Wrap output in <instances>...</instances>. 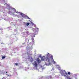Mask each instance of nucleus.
I'll list each match as a JSON object with an SVG mask.
<instances>
[{
    "mask_svg": "<svg viewBox=\"0 0 79 79\" xmlns=\"http://www.w3.org/2000/svg\"><path fill=\"white\" fill-rule=\"evenodd\" d=\"M66 75H68V73H66V71L65 70H62L61 74L62 76H64L65 77H66V75Z\"/></svg>",
    "mask_w": 79,
    "mask_h": 79,
    "instance_id": "nucleus-2",
    "label": "nucleus"
},
{
    "mask_svg": "<svg viewBox=\"0 0 79 79\" xmlns=\"http://www.w3.org/2000/svg\"><path fill=\"white\" fill-rule=\"evenodd\" d=\"M24 23L25 24H26V23Z\"/></svg>",
    "mask_w": 79,
    "mask_h": 79,
    "instance_id": "nucleus-24",
    "label": "nucleus"
},
{
    "mask_svg": "<svg viewBox=\"0 0 79 79\" xmlns=\"http://www.w3.org/2000/svg\"><path fill=\"white\" fill-rule=\"evenodd\" d=\"M0 30L1 31H2V30H3V29H2V28H0Z\"/></svg>",
    "mask_w": 79,
    "mask_h": 79,
    "instance_id": "nucleus-15",
    "label": "nucleus"
},
{
    "mask_svg": "<svg viewBox=\"0 0 79 79\" xmlns=\"http://www.w3.org/2000/svg\"><path fill=\"white\" fill-rule=\"evenodd\" d=\"M68 74H69V75L71 74V73H70V72H69L68 73Z\"/></svg>",
    "mask_w": 79,
    "mask_h": 79,
    "instance_id": "nucleus-11",
    "label": "nucleus"
},
{
    "mask_svg": "<svg viewBox=\"0 0 79 79\" xmlns=\"http://www.w3.org/2000/svg\"><path fill=\"white\" fill-rule=\"evenodd\" d=\"M27 55H29V52H27Z\"/></svg>",
    "mask_w": 79,
    "mask_h": 79,
    "instance_id": "nucleus-14",
    "label": "nucleus"
},
{
    "mask_svg": "<svg viewBox=\"0 0 79 79\" xmlns=\"http://www.w3.org/2000/svg\"><path fill=\"white\" fill-rule=\"evenodd\" d=\"M15 53H16V52H15Z\"/></svg>",
    "mask_w": 79,
    "mask_h": 79,
    "instance_id": "nucleus-26",
    "label": "nucleus"
},
{
    "mask_svg": "<svg viewBox=\"0 0 79 79\" xmlns=\"http://www.w3.org/2000/svg\"><path fill=\"white\" fill-rule=\"evenodd\" d=\"M30 24V23H28L26 24V26H29V25Z\"/></svg>",
    "mask_w": 79,
    "mask_h": 79,
    "instance_id": "nucleus-8",
    "label": "nucleus"
},
{
    "mask_svg": "<svg viewBox=\"0 0 79 79\" xmlns=\"http://www.w3.org/2000/svg\"><path fill=\"white\" fill-rule=\"evenodd\" d=\"M15 64L17 66V65H18V63H15Z\"/></svg>",
    "mask_w": 79,
    "mask_h": 79,
    "instance_id": "nucleus-13",
    "label": "nucleus"
},
{
    "mask_svg": "<svg viewBox=\"0 0 79 79\" xmlns=\"http://www.w3.org/2000/svg\"><path fill=\"white\" fill-rule=\"evenodd\" d=\"M29 40H28V42H29Z\"/></svg>",
    "mask_w": 79,
    "mask_h": 79,
    "instance_id": "nucleus-21",
    "label": "nucleus"
},
{
    "mask_svg": "<svg viewBox=\"0 0 79 79\" xmlns=\"http://www.w3.org/2000/svg\"><path fill=\"white\" fill-rule=\"evenodd\" d=\"M36 60L37 61L38 63H40L41 62V61H40V59H39V58H37Z\"/></svg>",
    "mask_w": 79,
    "mask_h": 79,
    "instance_id": "nucleus-4",
    "label": "nucleus"
},
{
    "mask_svg": "<svg viewBox=\"0 0 79 79\" xmlns=\"http://www.w3.org/2000/svg\"><path fill=\"white\" fill-rule=\"evenodd\" d=\"M17 13H20V12H17Z\"/></svg>",
    "mask_w": 79,
    "mask_h": 79,
    "instance_id": "nucleus-18",
    "label": "nucleus"
},
{
    "mask_svg": "<svg viewBox=\"0 0 79 79\" xmlns=\"http://www.w3.org/2000/svg\"><path fill=\"white\" fill-rule=\"evenodd\" d=\"M23 45H24V44H25V43H23Z\"/></svg>",
    "mask_w": 79,
    "mask_h": 79,
    "instance_id": "nucleus-22",
    "label": "nucleus"
},
{
    "mask_svg": "<svg viewBox=\"0 0 79 79\" xmlns=\"http://www.w3.org/2000/svg\"><path fill=\"white\" fill-rule=\"evenodd\" d=\"M5 57H6V56H2V59H5Z\"/></svg>",
    "mask_w": 79,
    "mask_h": 79,
    "instance_id": "nucleus-7",
    "label": "nucleus"
},
{
    "mask_svg": "<svg viewBox=\"0 0 79 79\" xmlns=\"http://www.w3.org/2000/svg\"><path fill=\"white\" fill-rule=\"evenodd\" d=\"M6 75H7V77H8V76H9V77H10V75H8V74H6Z\"/></svg>",
    "mask_w": 79,
    "mask_h": 79,
    "instance_id": "nucleus-12",
    "label": "nucleus"
},
{
    "mask_svg": "<svg viewBox=\"0 0 79 79\" xmlns=\"http://www.w3.org/2000/svg\"><path fill=\"white\" fill-rule=\"evenodd\" d=\"M8 13H9V14H10V13H11V12L9 11L8 12Z\"/></svg>",
    "mask_w": 79,
    "mask_h": 79,
    "instance_id": "nucleus-10",
    "label": "nucleus"
},
{
    "mask_svg": "<svg viewBox=\"0 0 79 79\" xmlns=\"http://www.w3.org/2000/svg\"><path fill=\"white\" fill-rule=\"evenodd\" d=\"M33 65L34 67H37V63L36 61H35L33 63Z\"/></svg>",
    "mask_w": 79,
    "mask_h": 79,
    "instance_id": "nucleus-3",
    "label": "nucleus"
},
{
    "mask_svg": "<svg viewBox=\"0 0 79 79\" xmlns=\"http://www.w3.org/2000/svg\"><path fill=\"white\" fill-rule=\"evenodd\" d=\"M51 55L49 54V53H48L47 54V56L45 58V60L46 61H47V62H48L49 63L48 64H45L47 65V66H48L49 65H50L52 64V63H50L49 62H50V60H51V58L50 57V56ZM51 60L52 61H54V60L53 59V55H51Z\"/></svg>",
    "mask_w": 79,
    "mask_h": 79,
    "instance_id": "nucleus-1",
    "label": "nucleus"
},
{
    "mask_svg": "<svg viewBox=\"0 0 79 79\" xmlns=\"http://www.w3.org/2000/svg\"><path fill=\"white\" fill-rule=\"evenodd\" d=\"M27 18H28V19H30V18H29V17H28Z\"/></svg>",
    "mask_w": 79,
    "mask_h": 79,
    "instance_id": "nucleus-16",
    "label": "nucleus"
},
{
    "mask_svg": "<svg viewBox=\"0 0 79 79\" xmlns=\"http://www.w3.org/2000/svg\"><path fill=\"white\" fill-rule=\"evenodd\" d=\"M29 31H27L26 32V34H29Z\"/></svg>",
    "mask_w": 79,
    "mask_h": 79,
    "instance_id": "nucleus-9",
    "label": "nucleus"
},
{
    "mask_svg": "<svg viewBox=\"0 0 79 79\" xmlns=\"http://www.w3.org/2000/svg\"><path fill=\"white\" fill-rule=\"evenodd\" d=\"M6 73H8V72H6Z\"/></svg>",
    "mask_w": 79,
    "mask_h": 79,
    "instance_id": "nucleus-25",
    "label": "nucleus"
},
{
    "mask_svg": "<svg viewBox=\"0 0 79 79\" xmlns=\"http://www.w3.org/2000/svg\"><path fill=\"white\" fill-rule=\"evenodd\" d=\"M26 40H27V39H25V42H26Z\"/></svg>",
    "mask_w": 79,
    "mask_h": 79,
    "instance_id": "nucleus-19",
    "label": "nucleus"
},
{
    "mask_svg": "<svg viewBox=\"0 0 79 79\" xmlns=\"http://www.w3.org/2000/svg\"><path fill=\"white\" fill-rule=\"evenodd\" d=\"M21 15V16H22V17H24V16L25 15L23 13H21L20 14Z\"/></svg>",
    "mask_w": 79,
    "mask_h": 79,
    "instance_id": "nucleus-6",
    "label": "nucleus"
},
{
    "mask_svg": "<svg viewBox=\"0 0 79 79\" xmlns=\"http://www.w3.org/2000/svg\"><path fill=\"white\" fill-rule=\"evenodd\" d=\"M52 62H54V63L55 64L56 63V62L54 61H53Z\"/></svg>",
    "mask_w": 79,
    "mask_h": 79,
    "instance_id": "nucleus-17",
    "label": "nucleus"
},
{
    "mask_svg": "<svg viewBox=\"0 0 79 79\" xmlns=\"http://www.w3.org/2000/svg\"><path fill=\"white\" fill-rule=\"evenodd\" d=\"M0 52H1V51L0 50Z\"/></svg>",
    "mask_w": 79,
    "mask_h": 79,
    "instance_id": "nucleus-27",
    "label": "nucleus"
},
{
    "mask_svg": "<svg viewBox=\"0 0 79 79\" xmlns=\"http://www.w3.org/2000/svg\"><path fill=\"white\" fill-rule=\"evenodd\" d=\"M37 29L38 30H39V28H37Z\"/></svg>",
    "mask_w": 79,
    "mask_h": 79,
    "instance_id": "nucleus-23",
    "label": "nucleus"
},
{
    "mask_svg": "<svg viewBox=\"0 0 79 79\" xmlns=\"http://www.w3.org/2000/svg\"><path fill=\"white\" fill-rule=\"evenodd\" d=\"M68 79H73L71 78H68Z\"/></svg>",
    "mask_w": 79,
    "mask_h": 79,
    "instance_id": "nucleus-20",
    "label": "nucleus"
},
{
    "mask_svg": "<svg viewBox=\"0 0 79 79\" xmlns=\"http://www.w3.org/2000/svg\"><path fill=\"white\" fill-rule=\"evenodd\" d=\"M41 59L42 61H44V60H45V56H43L42 57H41Z\"/></svg>",
    "mask_w": 79,
    "mask_h": 79,
    "instance_id": "nucleus-5",
    "label": "nucleus"
}]
</instances>
